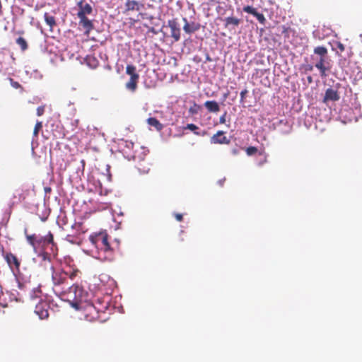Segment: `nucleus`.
<instances>
[{"mask_svg": "<svg viewBox=\"0 0 362 362\" xmlns=\"http://www.w3.org/2000/svg\"><path fill=\"white\" fill-rule=\"evenodd\" d=\"M91 243L99 251V258L107 262H112L115 259L114 250L108 241V235L106 233H99L90 238Z\"/></svg>", "mask_w": 362, "mask_h": 362, "instance_id": "1", "label": "nucleus"}, {"mask_svg": "<svg viewBox=\"0 0 362 362\" xmlns=\"http://www.w3.org/2000/svg\"><path fill=\"white\" fill-rule=\"evenodd\" d=\"M52 281L54 288L64 289V285L66 284L68 279L74 280L80 273L78 269H71L67 271L64 267H51Z\"/></svg>", "mask_w": 362, "mask_h": 362, "instance_id": "2", "label": "nucleus"}, {"mask_svg": "<svg viewBox=\"0 0 362 362\" xmlns=\"http://www.w3.org/2000/svg\"><path fill=\"white\" fill-rule=\"evenodd\" d=\"M78 308L81 310L82 315L86 320L94 322L100 320V312L93 303L80 304Z\"/></svg>", "mask_w": 362, "mask_h": 362, "instance_id": "3", "label": "nucleus"}, {"mask_svg": "<svg viewBox=\"0 0 362 362\" xmlns=\"http://www.w3.org/2000/svg\"><path fill=\"white\" fill-rule=\"evenodd\" d=\"M4 258L15 276L21 274V260L16 255L12 252H6L4 255Z\"/></svg>", "mask_w": 362, "mask_h": 362, "instance_id": "4", "label": "nucleus"}, {"mask_svg": "<svg viewBox=\"0 0 362 362\" xmlns=\"http://www.w3.org/2000/svg\"><path fill=\"white\" fill-rule=\"evenodd\" d=\"M327 59V57H320V59L315 65V66L320 70V75L322 77L326 76V72L327 71H329L331 69L330 64Z\"/></svg>", "mask_w": 362, "mask_h": 362, "instance_id": "5", "label": "nucleus"}, {"mask_svg": "<svg viewBox=\"0 0 362 362\" xmlns=\"http://www.w3.org/2000/svg\"><path fill=\"white\" fill-rule=\"evenodd\" d=\"M168 27L170 28V35L171 37L174 39L175 42H177L180 39V33L181 30L180 28V25L176 21V19L169 20L168 21Z\"/></svg>", "mask_w": 362, "mask_h": 362, "instance_id": "6", "label": "nucleus"}, {"mask_svg": "<svg viewBox=\"0 0 362 362\" xmlns=\"http://www.w3.org/2000/svg\"><path fill=\"white\" fill-rule=\"evenodd\" d=\"M224 28L229 31L235 30L242 23V20L235 16H228L223 19Z\"/></svg>", "mask_w": 362, "mask_h": 362, "instance_id": "7", "label": "nucleus"}, {"mask_svg": "<svg viewBox=\"0 0 362 362\" xmlns=\"http://www.w3.org/2000/svg\"><path fill=\"white\" fill-rule=\"evenodd\" d=\"M49 305L46 302H40L35 308V313L40 319L45 320L49 317Z\"/></svg>", "mask_w": 362, "mask_h": 362, "instance_id": "8", "label": "nucleus"}, {"mask_svg": "<svg viewBox=\"0 0 362 362\" xmlns=\"http://www.w3.org/2000/svg\"><path fill=\"white\" fill-rule=\"evenodd\" d=\"M124 144V148H126L127 149L122 148V151L123 152L124 156L127 159L135 160L137 158H140L139 156H136V153L133 151L134 147V143L125 141Z\"/></svg>", "mask_w": 362, "mask_h": 362, "instance_id": "9", "label": "nucleus"}, {"mask_svg": "<svg viewBox=\"0 0 362 362\" xmlns=\"http://www.w3.org/2000/svg\"><path fill=\"white\" fill-rule=\"evenodd\" d=\"M210 142L213 144H229L230 139L225 136L223 131H218L211 137Z\"/></svg>", "mask_w": 362, "mask_h": 362, "instance_id": "10", "label": "nucleus"}, {"mask_svg": "<svg viewBox=\"0 0 362 362\" xmlns=\"http://www.w3.org/2000/svg\"><path fill=\"white\" fill-rule=\"evenodd\" d=\"M144 7V4L136 0H126L124 13L129 11H139Z\"/></svg>", "mask_w": 362, "mask_h": 362, "instance_id": "11", "label": "nucleus"}, {"mask_svg": "<svg viewBox=\"0 0 362 362\" xmlns=\"http://www.w3.org/2000/svg\"><path fill=\"white\" fill-rule=\"evenodd\" d=\"M243 10V11L252 14V16L256 17L261 24L264 25L265 23L266 18L264 16L262 13L257 12V8H254L253 6L247 5L244 6Z\"/></svg>", "mask_w": 362, "mask_h": 362, "instance_id": "12", "label": "nucleus"}, {"mask_svg": "<svg viewBox=\"0 0 362 362\" xmlns=\"http://www.w3.org/2000/svg\"><path fill=\"white\" fill-rule=\"evenodd\" d=\"M79 18V25L83 27V28L85 30V34L86 35H88L90 32L94 28L93 23L92 21L89 20L86 16H83L81 14V16H78Z\"/></svg>", "mask_w": 362, "mask_h": 362, "instance_id": "13", "label": "nucleus"}, {"mask_svg": "<svg viewBox=\"0 0 362 362\" xmlns=\"http://www.w3.org/2000/svg\"><path fill=\"white\" fill-rule=\"evenodd\" d=\"M339 98L340 97L337 90L332 88H327L325 91L323 102L327 103V101H337L339 100Z\"/></svg>", "mask_w": 362, "mask_h": 362, "instance_id": "14", "label": "nucleus"}, {"mask_svg": "<svg viewBox=\"0 0 362 362\" xmlns=\"http://www.w3.org/2000/svg\"><path fill=\"white\" fill-rule=\"evenodd\" d=\"M69 293H73V298L76 301L80 300L83 293V288L78 284H74L68 288Z\"/></svg>", "mask_w": 362, "mask_h": 362, "instance_id": "15", "label": "nucleus"}, {"mask_svg": "<svg viewBox=\"0 0 362 362\" xmlns=\"http://www.w3.org/2000/svg\"><path fill=\"white\" fill-rule=\"evenodd\" d=\"M183 21L185 22V25L183 26V30L187 34H191L197 30H198L200 28L199 24L196 23L194 22L189 23L187 18H184Z\"/></svg>", "mask_w": 362, "mask_h": 362, "instance_id": "16", "label": "nucleus"}, {"mask_svg": "<svg viewBox=\"0 0 362 362\" xmlns=\"http://www.w3.org/2000/svg\"><path fill=\"white\" fill-rule=\"evenodd\" d=\"M79 10L77 13V16H86L90 14L93 11L92 6L88 3H83L81 1L78 3Z\"/></svg>", "mask_w": 362, "mask_h": 362, "instance_id": "17", "label": "nucleus"}, {"mask_svg": "<svg viewBox=\"0 0 362 362\" xmlns=\"http://www.w3.org/2000/svg\"><path fill=\"white\" fill-rule=\"evenodd\" d=\"M139 79V77H130L129 80L125 84L126 88L132 92H135L137 88Z\"/></svg>", "mask_w": 362, "mask_h": 362, "instance_id": "18", "label": "nucleus"}, {"mask_svg": "<svg viewBox=\"0 0 362 362\" xmlns=\"http://www.w3.org/2000/svg\"><path fill=\"white\" fill-rule=\"evenodd\" d=\"M204 106L210 112H218L220 110L219 105L215 100L206 101Z\"/></svg>", "mask_w": 362, "mask_h": 362, "instance_id": "19", "label": "nucleus"}, {"mask_svg": "<svg viewBox=\"0 0 362 362\" xmlns=\"http://www.w3.org/2000/svg\"><path fill=\"white\" fill-rule=\"evenodd\" d=\"M147 123L157 131H161L163 128V125L156 117H149L147 119Z\"/></svg>", "mask_w": 362, "mask_h": 362, "instance_id": "20", "label": "nucleus"}, {"mask_svg": "<svg viewBox=\"0 0 362 362\" xmlns=\"http://www.w3.org/2000/svg\"><path fill=\"white\" fill-rule=\"evenodd\" d=\"M44 18L46 23L49 26L52 30L53 27L56 25L55 18L53 16L49 15L48 13L44 14Z\"/></svg>", "mask_w": 362, "mask_h": 362, "instance_id": "21", "label": "nucleus"}, {"mask_svg": "<svg viewBox=\"0 0 362 362\" xmlns=\"http://www.w3.org/2000/svg\"><path fill=\"white\" fill-rule=\"evenodd\" d=\"M126 74L130 77H139V75L136 73V67L132 64H128L126 66Z\"/></svg>", "mask_w": 362, "mask_h": 362, "instance_id": "22", "label": "nucleus"}, {"mask_svg": "<svg viewBox=\"0 0 362 362\" xmlns=\"http://www.w3.org/2000/svg\"><path fill=\"white\" fill-rule=\"evenodd\" d=\"M314 53L320 56V57H327V49L325 47L318 46L314 49Z\"/></svg>", "mask_w": 362, "mask_h": 362, "instance_id": "23", "label": "nucleus"}, {"mask_svg": "<svg viewBox=\"0 0 362 362\" xmlns=\"http://www.w3.org/2000/svg\"><path fill=\"white\" fill-rule=\"evenodd\" d=\"M86 62L87 65L93 69L96 68L99 64L98 61L94 57L92 56H87V57L86 58Z\"/></svg>", "mask_w": 362, "mask_h": 362, "instance_id": "24", "label": "nucleus"}, {"mask_svg": "<svg viewBox=\"0 0 362 362\" xmlns=\"http://www.w3.org/2000/svg\"><path fill=\"white\" fill-rule=\"evenodd\" d=\"M16 44L20 46L21 49L23 52L25 51L28 49V42L25 40V39L23 38V37H18L16 39Z\"/></svg>", "mask_w": 362, "mask_h": 362, "instance_id": "25", "label": "nucleus"}, {"mask_svg": "<svg viewBox=\"0 0 362 362\" xmlns=\"http://www.w3.org/2000/svg\"><path fill=\"white\" fill-rule=\"evenodd\" d=\"M184 129H189L194 132V134L197 136L204 135V134H201L198 130L199 127L194 124H187L185 127H183Z\"/></svg>", "mask_w": 362, "mask_h": 362, "instance_id": "26", "label": "nucleus"}, {"mask_svg": "<svg viewBox=\"0 0 362 362\" xmlns=\"http://www.w3.org/2000/svg\"><path fill=\"white\" fill-rule=\"evenodd\" d=\"M26 238L29 244L33 247H36L37 245L40 243V241L37 240V236L35 235H27Z\"/></svg>", "mask_w": 362, "mask_h": 362, "instance_id": "27", "label": "nucleus"}, {"mask_svg": "<svg viewBox=\"0 0 362 362\" xmlns=\"http://www.w3.org/2000/svg\"><path fill=\"white\" fill-rule=\"evenodd\" d=\"M43 243L48 244H54V237L52 233L49 232L47 235H45L43 238Z\"/></svg>", "mask_w": 362, "mask_h": 362, "instance_id": "28", "label": "nucleus"}, {"mask_svg": "<svg viewBox=\"0 0 362 362\" xmlns=\"http://www.w3.org/2000/svg\"><path fill=\"white\" fill-rule=\"evenodd\" d=\"M42 124L41 122H37V123L35 125L34 130H33V135L34 136H37L38 135L39 131L42 129Z\"/></svg>", "mask_w": 362, "mask_h": 362, "instance_id": "29", "label": "nucleus"}, {"mask_svg": "<svg viewBox=\"0 0 362 362\" xmlns=\"http://www.w3.org/2000/svg\"><path fill=\"white\" fill-rule=\"evenodd\" d=\"M257 152V148L255 146H250L246 148L247 156H252Z\"/></svg>", "mask_w": 362, "mask_h": 362, "instance_id": "30", "label": "nucleus"}, {"mask_svg": "<svg viewBox=\"0 0 362 362\" xmlns=\"http://www.w3.org/2000/svg\"><path fill=\"white\" fill-rule=\"evenodd\" d=\"M10 81H11V85L12 86L13 88H22L21 85L18 81H15L12 78H10Z\"/></svg>", "mask_w": 362, "mask_h": 362, "instance_id": "31", "label": "nucleus"}, {"mask_svg": "<svg viewBox=\"0 0 362 362\" xmlns=\"http://www.w3.org/2000/svg\"><path fill=\"white\" fill-rule=\"evenodd\" d=\"M45 112V106H40L37 108V115L42 116Z\"/></svg>", "mask_w": 362, "mask_h": 362, "instance_id": "32", "label": "nucleus"}, {"mask_svg": "<svg viewBox=\"0 0 362 362\" xmlns=\"http://www.w3.org/2000/svg\"><path fill=\"white\" fill-rule=\"evenodd\" d=\"M248 93L247 90L245 88L244 90H243L241 92H240V102H243L245 98V95H247V93Z\"/></svg>", "mask_w": 362, "mask_h": 362, "instance_id": "33", "label": "nucleus"}, {"mask_svg": "<svg viewBox=\"0 0 362 362\" xmlns=\"http://www.w3.org/2000/svg\"><path fill=\"white\" fill-rule=\"evenodd\" d=\"M226 112H225V113L221 115L219 118V122L221 124H225L226 123Z\"/></svg>", "mask_w": 362, "mask_h": 362, "instance_id": "34", "label": "nucleus"}, {"mask_svg": "<svg viewBox=\"0 0 362 362\" xmlns=\"http://www.w3.org/2000/svg\"><path fill=\"white\" fill-rule=\"evenodd\" d=\"M175 217L176 220L178 221H182L183 219L182 214H175Z\"/></svg>", "mask_w": 362, "mask_h": 362, "instance_id": "35", "label": "nucleus"}, {"mask_svg": "<svg viewBox=\"0 0 362 362\" xmlns=\"http://www.w3.org/2000/svg\"><path fill=\"white\" fill-rule=\"evenodd\" d=\"M337 48L341 51V52H344V49H345V47H344V45L341 43V42H339L337 44Z\"/></svg>", "mask_w": 362, "mask_h": 362, "instance_id": "36", "label": "nucleus"}, {"mask_svg": "<svg viewBox=\"0 0 362 362\" xmlns=\"http://www.w3.org/2000/svg\"><path fill=\"white\" fill-rule=\"evenodd\" d=\"M189 112L192 114H197V111L194 107H190Z\"/></svg>", "mask_w": 362, "mask_h": 362, "instance_id": "37", "label": "nucleus"}, {"mask_svg": "<svg viewBox=\"0 0 362 362\" xmlns=\"http://www.w3.org/2000/svg\"><path fill=\"white\" fill-rule=\"evenodd\" d=\"M225 180H226V179L224 178V179H223V180H220L218 182V184H219V185H220L221 187H222V186L223 185V183H224Z\"/></svg>", "mask_w": 362, "mask_h": 362, "instance_id": "38", "label": "nucleus"}, {"mask_svg": "<svg viewBox=\"0 0 362 362\" xmlns=\"http://www.w3.org/2000/svg\"><path fill=\"white\" fill-rule=\"evenodd\" d=\"M288 28H286L285 26H283V33H286L288 31Z\"/></svg>", "mask_w": 362, "mask_h": 362, "instance_id": "39", "label": "nucleus"}, {"mask_svg": "<svg viewBox=\"0 0 362 362\" xmlns=\"http://www.w3.org/2000/svg\"><path fill=\"white\" fill-rule=\"evenodd\" d=\"M308 81L309 83H312L313 82V78H312V77L310 76L308 77Z\"/></svg>", "mask_w": 362, "mask_h": 362, "instance_id": "40", "label": "nucleus"}, {"mask_svg": "<svg viewBox=\"0 0 362 362\" xmlns=\"http://www.w3.org/2000/svg\"><path fill=\"white\" fill-rule=\"evenodd\" d=\"M308 70L309 71H312L313 70V66H310L308 69Z\"/></svg>", "mask_w": 362, "mask_h": 362, "instance_id": "41", "label": "nucleus"}, {"mask_svg": "<svg viewBox=\"0 0 362 362\" xmlns=\"http://www.w3.org/2000/svg\"><path fill=\"white\" fill-rule=\"evenodd\" d=\"M180 240H181V241H184V238H180Z\"/></svg>", "mask_w": 362, "mask_h": 362, "instance_id": "42", "label": "nucleus"}, {"mask_svg": "<svg viewBox=\"0 0 362 362\" xmlns=\"http://www.w3.org/2000/svg\"><path fill=\"white\" fill-rule=\"evenodd\" d=\"M227 96H228V94H226V95H224L225 98H227Z\"/></svg>", "mask_w": 362, "mask_h": 362, "instance_id": "43", "label": "nucleus"}]
</instances>
